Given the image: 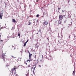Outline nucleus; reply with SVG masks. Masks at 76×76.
<instances>
[{"label": "nucleus", "instance_id": "obj_1", "mask_svg": "<svg viewBox=\"0 0 76 76\" xmlns=\"http://www.w3.org/2000/svg\"><path fill=\"white\" fill-rule=\"evenodd\" d=\"M15 69H17V67H16V66H15L14 67V68L13 69H11V71L12 72V73L13 74V72L15 70Z\"/></svg>", "mask_w": 76, "mask_h": 76}, {"label": "nucleus", "instance_id": "obj_2", "mask_svg": "<svg viewBox=\"0 0 76 76\" xmlns=\"http://www.w3.org/2000/svg\"><path fill=\"white\" fill-rule=\"evenodd\" d=\"M47 58H48V59L49 60H51L52 59V57L51 56H48L47 57Z\"/></svg>", "mask_w": 76, "mask_h": 76}, {"label": "nucleus", "instance_id": "obj_3", "mask_svg": "<svg viewBox=\"0 0 76 76\" xmlns=\"http://www.w3.org/2000/svg\"><path fill=\"white\" fill-rule=\"evenodd\" d=\"M43 25H45H45H48V22L47 21H45L43 23Z\"/></svg>", "mask_w": 76, "mask_h": 76}, {"label": "nucleus", "instance_id": "obj_4", "mask_svg": "<svg viewBox=\"0 0 76 76\" xmlns=\"http://www.w3.org/2000/svg\"><path fill=\"white\" fill-rule=\"evenodd\" d=\"M1 57H2L4 59V61H5L4 58H5V57H6V55H4V54H3L2 55Z\"/></svg>", "mask_w": 76, "mask_h": 76}, {"label": "nucleus", "instance_id": "obj_5", "mask_svg": "<svg viewBox=\"0 0 76 76\" xmlns=\"http://www.w3.org/2000/svg\"><path fill=\"white\" fill-rule=\"evenodd\" d=\"M59 18L60 20H62V19H63V17L62 15H60L59 16Z\"/></svg>", "mask_w": 76, "mask_h": 76}, {"label": "nucleus", "instance_id": "obj_6", "mask_svg": "<svg viewBox=\"0 0 76 76\" xmlns=\"http://www.w3.org/2000/svg\"><path fill=\"white\" fill-rule=\"evenodd\" d=\"M29 59H31V56H32V54H31L29 52Z\"/></svg>", "mask_w": 76, "mask_h": 76}, {"label": "nucleus", "instance_id": "obj_7", "mask_svg": "<svg viewBox=\"0 0 76 76\" xmlns=\"http://www.w3.org/2000/svg\"><path fill=\"white\" fill-rule=\"evenodd\" d=\"M30 21H31V20H29V21H28V25H31V24H32V23L31 22H30Z\"/></svg>", "mask_w": 76, "mask_h": 76}, {"label": "nucleus", "instance_id": "obj_8", "mask_svg": "<svg viewBox=\"0 0 76 76\" xmlns=\"http://www.w3.org/2000/svg\"><path fill=\"white\" fill-rule=\"evenodd\" d=\"M62 22V20H59L58 21V23L59 24H61V23Z\"/></svg>", "mask_w": 76, "mask_h": 76}, {"label": "nucleus", "instance_id": "obj_9", "mask_svg": "<svg viewBox=\"0 0 76 76\" xmlns=\"http://www.w3.org/2000/svg\"><path fill=\"white\" fill-rule=\"evenodd\" d=\"M15 73H14V75H13V76H17V74H16V70H15Z\"/></svg>", "mask_w": 76, "mask_h": 76}, {"label": "nucleus", "instance_id": "obj_10", "mask_svg": "<svg viewBox=\"0 0 76 76\" xmlns=\"http://www.w3.org/2000/svg\"><path fill=\"white\" fill-rule=\"evenodd\" d=\"M12 22H14V23H16V20H15L14 19H12Z\"/></svg>", "mask_w": 76, "mask_h": 76}, {"label": "nucleus", "instance_id": "obj_11", "mask_svg": "<svg viewBox=\"0 0 76 76\" xmlns=\"http://www.w3.org/2000/svg\"><path fill=\"white\" fill-rule=\"evenodd\" d=\"M29 72H28L27 74L26 75V76H29Z\"/></svg>", "mask_w": 76, "mask_h": 76}, {"label": "nucleus", "instance_id": "obj_12", "mask_svg": "<svg viewBox=\"0 0 76 76\" xmlns=\"http://www.w3.org/2000/svg\"><path fill=\"white\" fill-rule=\"evenodd\" d=\"M26 42H25L23 45L24 47H25L26 46Z\"/></svg>", "mask_w": 76, "mask_h": 76}, {"label": "nucleus", "instance_id": "obj_13", "mask_svg": "<svg viewBox=\"0 0 76 76\" xmlns=\"http://www.w3.org/2000/svg\"><path fill=\"white\" fill-rule=\"evenodd\" d=\"M31 61V60H27L26 61L27 62H28V61H29V62H30V61Z\"/></svg>", "mask_w": 76, "mask_h": 76}, {"label": "nucleus", "instance_id": "obj_14", "mask_svg": "<svg viewBox=\"0 0 76 76\" xmlns=\"http://www.w3.org/2000/svg\"><path fill=\"white\" fill-rule=\"evenodd\" d=\"M24 63L25 64H26V65H27V63H26V61L24 62Z\"/></svg>", "mask_w": 76, "mask_h": 76}, {"label": "nucleus", "instance_id": "obj_15", "mask_svg": "<svg viewBox=\"0 0 76 76\" xmlns=\"http://www.w3.org/2000/svg\"><path fill=\"white\" fill-rule=\"evenodd\" d=\"M39 14H38L37 15H36V17L37 18H38V17H39Z\"/></svg>", "mask_w": 76, "mask_h": 76}, {"label": "nucleus", "instance_id": "obj_16", "mask_svg": "<svg viewBox=\"0 0 76 76\" xmlns=\"http://www.w3.org/2000/svg\"><path fill=\"white\" fill-rule=\"evenodd\" d=\"M0 15H1L3 16V13H2L1 12H0Z\"/></svg>", "mask_w": 76, "mask_h": 76}, {"label": "nucleus", "instance_id": "obj_17", "mask_svg": "<svg viewBox=\"0 0 76 76\" xmlns=\"http://www.w3.org/2000/svg\"><path fill=\"white\" fill-rule=\"evenodd\" d=\"M2 16L1 15H0V18H1V19H2Z\"/></svg>", "mask_w": 76, "mask_h": 76}, {"label": "nucleus", "instance_id": "obj_18", "mask_svg": "<svg viewBox=\"0 0 76 76\" xmlns=\"http://www.w3.org/2000/svg\"><path fill=\"white\" fill-rule=\"evenodd\" d=\"M18 36H19V37H20V34H18Z\"/></svg>", "mask_w": 76, "mask_h": 76}, {"label": "nucleus", "instance_id": "obj_19", "mask_svg": "<svg viewBox=\"0 0 76 76\" xmlns=\"http://www.w3.org/2000/svg\"><path fill=\"white\" fill-rule=\"evenodd\" d=\"M75 70L73 71V73L74 75H75Z\"/></svg>", "mask_w": 76, "mask_h": 76}, {"label": "nucleus", "instance_id": "obj_20", "mask_svg": "<svg viewBox=\"0 0 76 76\" xmlns=\"http://www.w3.org/2000/svg\"><path fill=\"white\" fill-rule=\"evenodd\" d=\"M31 66L30 65H28V66H27V67H30Z\"/></svg>", "mask_w": 76, "mask_h": 76}, {"label": "nucleus", "instance_id": "obj_21", "mask_svg": "<svg viewBox=\"0 0 76 76\" xmlns=\"http://www.w3.org/2000/svg\"><path fill=\"white\" fill-rule=\"evenodd\" d=\"M68 37H69V38H70V35H69V36H68Z\"/></svg>", "mask_w": 76, "mask_h": 76}, {"label": "nucleus", "instance_id": "obj_22", "mask_svg": "<svg viewBox=\"0 0 76 76\" xmlns=\"http://www.w3.org/2000/svg\"><path fill=\"white\" fill-rule=\"evenodd\" d=\"M28 42V40H27L26 42V43H27V42Z\"/></svg>", "mask_w": 76, "mask_h": 76}, {"label": "nucleus", "instance_id": "obj_23", "mask_svg": "<svg viewBox=\"0 0 76 76\" xmlns=\"http://www.w3.org/2000/svg\"><path fill=\"white\" fill-rule=\"evenodd\" d=\"M34 58H36V55H35V56H34Z\"/></svg>", "mask_w": 76, "mask_h": 76}, {"label": "nucleus", "instance_id": "obj_24", "mask_svg": "<svg viewBox=\"0 0 76 76\" xmlns=\"http://www.w3.org/2000/svg\"><path fill=\"white\" fill-rule=\"evenodd\" d=\"M0 42H3V40H0Z\"/></svg>", "mask_w": 76, "mask_h": 76}, {"label": "nucleus", "instance_id": "obj_25", "mask_svg": "<svg viewBox=\"0 0 76 76\" xmlns=\"http://www.w3.org/2000/svg\"><path fill=\"white\" fill-rule=\"evenodd\" d=\"M39 1L38 0H36V1L37 2H38V1Z\"/></svg>", "mask_w": 76, "mask_h": 76}, {"label": "nucleus", "instance_id": "obj_26", "mask_svg": "<svg viewBox=\"0 0 76 76\" xmlns=\"http://www.w3.org/2000/svg\"><path fill=\"white\" fill-rule=\"evenodd\" d=\"M69 2H70V1H68V3H69Z\"/></svg>", "mask_w": 76, "mask_h": 76}, {"label": "nucleus", "instance_id": "obj_27", "mask_svg": "<svg viewBox=\"0 0 76 76\" xmlns=\"http://www.w3.org/2000/svg\"><path fill=\"white\" fill-rule=\"evenodd\" d=\"M58 10H60V8H58Z\"/></svg>", "mask_w": 76, "mask_h": 76}, {"label": "nucleus", "instance_id": "obj_28", "mask_svg": "<svg viewBox=\"0 0 76 76\" xmlns=\"http://www.w3.org/2000/svg\"><path fill=\"white\" fill-rule=\"evenodd\" d=\"M1 37V34L0 33V38Z\"/></svg>", "mask_w": 76, "mask_h": 76}, {"label": "nucleus", "instance_id": "obj_29", "mask_svg": "<svg viewBox=\"0 0 76 76\" xmlns=\"http://www.w3.org/2000/svg\"><path fill=\"white\" fill-rule=\"evenodd\" d=\"M47 39H48V40H49V38H47Z\"/></svg>", "mask_w": 76, "mask_h": 76}, {"label": "nucleus", "instance_id": "obj_30", "mask_svg": "<svg viewBox=\"0 0 76 76\" xmlns=\"http://www.w3.org/2000/svg\"><path fill=\"white\" fill-rule=\"evenodd\" d=\"M62 12H64V11L63 10H62Z\"/></svg>", "mask_w": 76, "mask_h": 76}, {"label": "nucleus", "instance_id": "obj_31", "mask_svg": "<svg viewBox=\"0 0 76 76\" xmlns=\"http://www.w3.org/2000/svg\"><path fill=\"white\" fill-rule=\"evenodd\" d=\"M39 32H41V30H39Z\"/></svg>", "mask_w": 76, "mask_h": 76}, {"label": "nucleus", "instance_id": "obj_32", "mask_svg": "<svg viewBox=\"0 0 76 76\" xmlns=\"http://www.w3.org/2000/svg\"><path fill=\"white\" fill-rule=\"evenodd\" d=\"M15 49H16V48H14V50H15Z\"/></svg>", "mask_w": 76, "mask_h": 76}, {"label": "nucleus", "instance_id": "obj_33", "mask_svg": "<svg viewBox=\"0 0 76 76\" xmlns=\"http://www.w3.org/2000/svg\"><path fill=\"white\" fill-rule=\"evenodd\" d=\"M21 58H19V59H21Z\"/></svg>", "mask_w": 76, "mask_h": 76}, {"label": "nucleus", "instance_id": "obj_34", "mask_svg": "<svg viewBox=\"0 0 76 76\" xmlns=\"http://www.w3.org/2000/svg\"><path fill=\"white\" fill-rule=\"evenodd\" d=\"M34 69V70H35V66Z\"/></svg>", "mask_w": 76, "mask_h": 76}, {"label": "nucleus", "instance_id": "obj_35", "mask_svg": "<svg viewBox=\"0 0 76 76\" xmlns=\"http://www.w3.org/2000/svg\"><path fill=\"white\" fill-rule=\"evenodd\" d=\"M39 66L40 67H41V65H39Z\"/></svg>", "mask_w": 76, "mask_h": 76}, {"label": "nucleus", "instance_id": "obj_36", "mask_svg": "<svg viewBox=\"0 0 76 76\" xmlns=\"http://www.w3.org/2000/svg\"><path fill=\"white\" fill-rule=\"evenodd\" d=\"M44 7H45V6H44Z\"/></svg>", "mask_w": 76, "mask_h": 76}, {"label": "nucleus", "instance_id": "obj_37", "mask_svg": "<svg viewBox=\"0 0 76 76\" xmlns=\"http://www.w3.org/2000/svg\"><path fill=\"white\" fill-rule=\"evenodd\" d=\"M19 1V0H18V1Z\"/></svg>", "mask_w": 76, "mask_h": 76}, {"label": "nucleus", "instance_id": "obj_38", "mask_svg": "<svg viewBox=\"0 0 76 76\" xmlns=\"http://www.w3.org/2000/svg\"><path fill=\"white\" fill-rule=\"evenodd\" d=\"M33 72H34V70L33 71Z\"/></svg>", "mask_w": 76, "mask_h": 76}, {"label": "nucleus", "instance_id": "obj_39", "mask_svg": "<svg viewBox=\"0 0 76 76\" xmlns=\"http://www.w3.org/2000/svg\"><path fill=\"white\" fill-rule=\"evenodd\" d=\"M1 29H2V28L1 27Z\"/></svg>", "mask_w": 76, "mask_h": 76}, {"label": "nucleus", "instance_id": "obj_40", "mask_svg": "<svg viewBox=\"0 0 76 76\" xmlns=\"http://www.w3.org/2000/svg\"><path fill=\"white\" fill-rule=\"evenodd\" d=\"M12 57H13V56H12Z\"/></svg>", "mask_w": 76, "mask_h": 76}, {"label": "nucleus", "instance_id": "obj_41", "mask_svg": "<svg viewBox=\"0 0 76 76\" xmlns=\"http://www.w3.org/2000/svg\"><path fill=\"white\" fill-rule=\"evenodd\" d=\"M21 53H22V52H21Z\"/></svg>", "mask_w": 76, "mask_h": 76}, {"label": "nucleus", "instance_id": "obj_42", "mask_svg": "<svg viewBox=\"0 0 76 76\" xmlns=\"http://www.w3.org/2000/svg\"><path fill=\"white\" fill-rule=\"evenodd\" d=\"M37 35H38V33L37 34Z\"/></svg>", "mask_w": 76, "mask_h": 76}, {"label": "nucleus", "instance_id": "obj_43", "mask_svg": "<svg viewBox=\"0 0 76 76\" xmlns=\"http://www.w3.org/2000/svg\"><path fill=\"white\" fill-rule=\"evenodd\" d=\"M40 52H41V50L40 51Z\"/></svg>", "mask_w": 76, "mask_h": 76}, {"label": "nucleus", "instance_id": "obj_44", "mask_svg": "<svg viewBox=\"0 0 76 76\" xmlns=\"http://www.w3.org/2000/svg\"><path fill=\"white\" fill-rule=\"evenodd\" d=\"M37 22H38V21H37Z\"/></svg>", "mask_w": 76, "mask_h": 76}]
</instances>
